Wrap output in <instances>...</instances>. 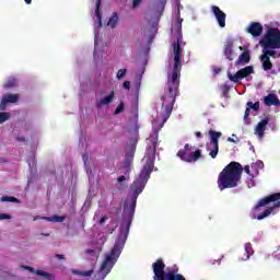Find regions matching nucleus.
<instances>
[{"label": "nucleus", "mask_w": 280, "mask_h": 280, "mask_svg": "<svg viewBox=\"0 0 280 280\" xmlns=\"http://www.w3.org/2000/svg\"><path fill=\"white\" fill-rule=\"evenodd\" d=\"M172 34L176 39L173 43V52L168 58V74H167V91L168 94L161 98L162 107L156 113L155 118L152 121L153 131L147 139V150L144 158L142 159V170L140 176H150L153 172H156L154 167V161H156V145L159 141V130L163 128L165 121L170 119L172 115V107L176 102V95H178V86L180 81V69H183V19L180 18V3H176L175 7V20L172 25Z\"/></svg>", "instance_id": "1"}, {"label": "nucleus", "mask_w": 280, "mask_h": 280, "mask_svg": "<svg viewBox=\"0 0 280 280\" xmlns=\"http://www.w3.org/2000/svg\"><path fill=\"white\" fill-rule=\"evenodd\" d=\"M261 47L259 61L261 69L266 72L272 71V58L277 60L280 58V24L278 22H270L265 24V33L258 42Z\"/></svg>", "instance_id": "2"}, {"label": "nucleus", "mask_w": 280, "mask_h": 280, "mask_svg": "<svg viewBox=\"0 0 280 280\" xmlns=\"http://www.w3.org/2000/svg\"><path fill=\"white\" fill-rule=\"evenodd\" d=\"M145 185H148V177L140 176L138 177L131 185L130 191L131 196H128L124 203L122 218L125 222L120 224V233L118 235V240L116 244H122L125 246L126 240L128 237V233H130V226L132 224V218H135V209H137V198L139 195L143 192L145 189Z\"/></svg>", "instance_id": "3"}, {"label": "nucleus", "mask_w": 280, "mask_h": 280, "mask_svg": "<svg viewBox=\"0 0 280 280\" xmlns=\"http://www.w3.org/2000/svg\"><path fill=\"white\" fill-rule=\"evenodd\" d=\"M121 250H124L122 243H115L109 254L105 255V259L101 266V269L95 275L97 280L106 279L107 275L113 270V267L119 259V255H121Z\"/></svg>", "instance_id": "4"}, {"label": "nucleus", "mask_w": 280, "mask_h": 280, "mask_svg": "<svg viewBox=\"0 0 280 280\" xmlns=\"http://www.w3.org/2000/svg\"><path fill=\"white\" fill-rule=\"evenodd\" d=\"M153 280H187L185 276L178 273V267L165 270V262L160 258L152 264Z\"/></svg>", "instance_id": "5"}, {"label": "nucleus", "mask_w": 280, "mask_h": 280, "mask_svg": "<svg viewBox=\"0 0 280 280\" xmlns=\"http://www.w3.org/2000/svg\"><path fill=\"white\" fill-rule=\"evenodd\" d=\"M273 203L272 207L267 208L264 212L256 217V220H266L275 209H279L280 207V192H273L269 196L261 198L256 206L253 208V212L257 213V211H261V207H267V205Z\"/></svg>", "instance_id": "6"}, {"label": "nucleus", "mask_w": 280, "mask_h": 280, "mask_svg": "<svg viewBox=\"0 0 280 280\" xmlns=\"http://www.w3.org/2000/svg\"><path fill=\"white\" fill-rule=\"evenodd\" d=\"M210 142L207 144V150L211 159H217L218 152H220V137H222V132L210 130L209 131Z\"/></svg>", "instance_id": "7"}, {"label": "nucleus", "mask_w": 280, "mask_h": 280, "mask_svg": "<svg viewBox=\"0 0 280 280\" xmlns=\"http://www.w3.org/2000/svg\"><path fill=\"white\" fill-rule=\"evenodd\" d=\"M177 156L186 163H194V161H198L200 159V150L194 151L189 144H186L184 149L177 153Z\"/></svg>", "instance_id": "8"}, {"label": "nucleus", "mask_w": 280, "mask_h": 280, "mask_svg": "<svg viewBox=\"0 0 280 280\" xmlns=\"http://www.w3.org/2000/svg\"><path fill=\"white\" fill-rule=\"evenodd\" d=\"M244 167L240 162H231L228 164L219 176H242Z\"/></svg>", "instance_id": "9"}, {"label": "nucleus", "mask_w": 280, "mask_h": 280, "mask_svg": "<svg viewBox=\"0 0 280 280\" xmlns=\"http://www.w3.org/2000/svg\"><path fill=\"white\" fill-rule=\"evenodd\" d=\"M241 176H220L218 179V185L221 191L223 189H231L233 187H237V183H240Z\"/></svg>", "instance_id": "10"}, {"label": "nucleus", "mask_w": 280, "mask_h": 280, "mask_svg": "<svg viewBox=\"0 0 280 280\" xmlns=\"http://www.w3.org/2000/svg\"><path fill=\"white\" fill-rule=\"evenodd\" d=\"M252 73H255V69L253 68V66H247L238 70L235 74L228 72V78L229 80H231V82H240V80L248 78V75H252Z\"/></svg>", "instance_id": "11"}, {"label": "nucleus", "mask_w": 280, "mask_h": 280, "mask_svg": "<svg viewBox=\"0 0 280 280\" xmlns=\"http://www.w3.org/2000/svg\"><path fill=\"white\" fill-rule=\"evenodd\" d=\"M163 10H165V0H162L159 7V11L155 14V18L153 19L152 22H150V30H149V36H150V40H152V38H154V36H156V25H159V21L161 19V14H163Z\"/></svg>", "instance_id": "12"}, {"label": "nucleus", "mask_w": 280, "mask_h": 280, "mask_svg": "<svg viewBox=\"0 0 280 280\" xmlns=\"http://www.w3.org/2000/svg\"><path fill=\"white\" fill-rule=\"evenodd\" d=\"M247 34H250L253 38H259L264 34V25L259 22H250L245 28Z\"/></svg>", "instance_id": "13"}, {"label": "nucleus", "mask_w": 280, "mask_h": 280, "mask_svg": "<svg viewBox=\"0 0 280 280\" xmlns=\"http://www.w3.org/2000/svg\"><path fill=\"white\" fill-rule=\"evenodd\" d=\"M137 147V140L132 141L131 148L127 150L125 166L120 170V174H128L130 172V163L135 156V148Z\"/></svg>", "instance_id": "14"}, {"label": "nucleus", "mask_w": 280, "mask_h": 280, "mask_svg": "<svg viewBox=\"0 0 280 280\" xmlns=\"http://www.w3.org/2000/svg\"><path fill=\"white\" fill-rule=\"evenodd\" d=\"M115 102V91H110L108 94L103 95L96 100V108H108Z\"/></svg>", "instance_id": "15"}, {"label": "nucleus", "mask_w": 280, "mask_h": 280, "mask_svg": "<svg viewBox=\"0 0 280 280\" xmlns=\"http://www.w3.org/2000/svg\"><path fill=\"white\" fill-rule=\"evenodd\" d=\"M269 119L265 118L260 120L254 128V135L257 137L258 141H262L266 130L268 128Z\"/></svg>", "instance_id": "16"}, {"label": "nucleus", "mask_w": 280, "mask_h": 280, "mask_svg": "<svg viewBox=\"0 0 280 280\" xmlns=\"http://www.w3.org/2000/svg\"><path fill=\"white\" fill-rule=\"evenodd\" d=\"M237 47L235 46V43L231 39L226 40L224 44L223 54L228 60H235V57L237 54L235 52Z\"/></svg>", "instance_id": "17"}, {"label": "nucleus", "mask_w": 280, "mask_h": 280, "mask_svg": "<svg viewBox=\"0 0 280 280\" xmlns=\"http://www.w3.org/2000/svg\"><path fill=\"white\" fill-rule=\"evenodd\" d=\"M211 12L214 14L218 25L220 27H226V13L215 5L211 7Z\"/></svg>", "instance_id": "18"}, {"label": "nucleus", "mask_w": 280, "mask_h": 280, "mask_svg": "<svg viewBox=\"0 0 280 280\" xmlns=\"http://www.w3.org/2000/svg\"><path fill=\"white\" fill-rule=\"evenodd\" d=\"M21 100L19 94H4L1 98L0 110L7 108L8 104H16Z\"/></svg>", "instance_id": "19"}, {"label": "nucleus", "mask_w": 280, "mask_h": 280, "mask_svg": "<svg viewBox=\"0 0 280 280\" xmlns=\"http://www.w3.org/2000/svg\"><path fill=\"white\" fill-rule=\"evenodd\" d=\"M238 49L243 52L235 62L236 67L240 65H248V62H250V52L248 51V48L244 49L242 46H240Z\"/></svg>", "instance_id": "20"}, {"label": "nucleus", "mask_w": 280, "mask_h": 280, "mask_svg": "<svg viewBox=\"0 0 280 280\" xmlns=\"http://www.w3.org/2000/svg\"><path fill=\"white\" fill-rule=\"evenodd\" d=\"M100 5H102V0H96L95 3V22H94V27H102V12L100 9Z\"/></svg>", "instance_id": "21"}, {"label": "nucleus", "mask_w": 280, "mask_h": 280, "mask_svg": "<svg viewBox=\"0 0 280 280\" xmlns=\"http://www.w3.org/2000/svg\"><path fill=\"white\" fill-rule=\"evenodd\" d=\"M93 58L96 62H102V59L104 58V48H102V47H100V45H97V39H95Z\"/></svg>", "instance_id": "22"}, {"label": "nucleus", "mask_w": 280, "mask_h": 280, "mask_svg": "<svg viewBox=\"0 0 280 280\" xmlns=\"http://www.w3.org/2000/svg\"><path fill=\"white\" fill-rule=\"evenodd\" d=\"M266 106H280L279 97L276 94H269L264 100Z\"/></svg>", "instance_id": "23"}, {"label": "nucleus", "mask_w": 280, "mask_h": 280, "mask_svg": "<svg viewBox=\"0 0 280 280\" xmlns=\"http://www.w3.org/2000/svg\"><path fill=\"white\" fill-rule=\"evenodd\" d=\"M252 176H257L260 170H264V162L261 160H257L252 163Z\"/></svg>", "instance_id": "24"}, {"label": "nucleus", "mask_w": 280, "mask_h": 280, "mask_svg": "<svg viewBox=\"0 0 280 280\" xmlns=\"http://www.w3.org/2000/svg\"><path fill=\"white\" fill-rule=\"evenodd\" d=\"M145 68H141L140 72L136 74V81L133 82V89L136 93H139L141 89V75H143Z\"/></svg>", "instance_id": "25"}, {"label": "nucleus", "mask_w": 280, "mask_h": 280, "mask_svg": "<svg viewBox=\"0 0 280 280\" xmlns=\"http://www.w3.org/2000/svg\"><path fill=\"white\" fill-rule=\"evenodd\" d=\"M250 110H259V102L253 103V102H248L247 103V108L245 110V116H244V120L246 121L248 119V115H250Z\"/></svg>", "instance_id": "26"}, {"label": "nucleus", "mask_w": 280, "mask_h": 280, "mask_svg": "<svg viewBox=\"0 0 280 280\" xmlns=\"http://www.w3.org/2000/svg\"><path fill=\"white\" fill-rule=\"evenodd\" d=\"M117 25H119V15L117 14V12H114L107 22V27H110V30H115Z\"/></svg>", "instance_id": "27"}, {"label": "nucleus", "mask_w": 280, "mask_h": 280, "mask_svg": "<svg viewBox=\"0 0 280 280\" xmlns=\"http://www.w3.org/2000/svg\"><path fill=\"white\" fill-rule=\"evenodd\" d=\"M19 81L16 78L10 77L5 82H4V89H14L18 86Z\"/></svg>", "instance_id": "28"}, {"label": "nucleus", "mask_w": 280, "mask_h": 280, "mask_svg": "<svg viewBox=\"0 0 280 280\" xmlns=\"http://www.w3.org/2000/svg\"><path fill=\"white\" fill-rule=\"evenodd\" d=\"M44 220H47V222H65L67 220V217L65 215H52V217H44Z\"/></svg>", "instance_id": "29"}, {"label": "nucleus", "mask_w": 280, "mask_h": 280, "mask_svg": "<svg viewBox=\"0 0 280 280\" xmlns=\"http://www.w3.org/2000/svg\"><path fill=\"white\" fill-rule=\"evenodd\" d=\"M93 269L88 271H80L78 269H72V275H77L78 277H91L93 275Z\"/></svg>", "instance_id": "30"}, {"label": "nucleus", "mask_w": 280, "mask_h": 280, "mask_svg": "<svg viewBox=\"0 0 280 280\" xmlns=\"http://www.w3.org/2000/svg\"><path fill=\"white\" fill-rule=\"evenodd\" d=\"M35 275H37L38 277H44L45 279H48V280H56V277L54 276V273H49L43 270H36Z\"/></svg>", "instance_id": "31"}, {"label": "nucleus", "mask_w": 280, "mask_h": 280, "mask_svg": "<svg viewBox=\"0 0 280 280\" xmlns=\"http://www.w3.org/2000/svg\"><path fill=\"white\" fill-rule=\"evenodd\" d=\"M245 253L246 256L245 258H242L243 261H247V259H250V256L253 255V246L250 245V243L245 244Z\"/></svg>", "instance_id": "32"}, {"label": "nucleus", "mask_w": 280, "mask_h": 280, "mask_svg": "<svg viewBox=\"0 0 280 280\" xmlns=\"http://www.w3.org/2000/svg\"><path fill=\"white\" fill-rule=\"evenodd\" d=\"M1 202H15L16 205H20L21 200L15 197H9V196H2L0 198Z\"/></svg>", "instance_id": "33"}, {"label": "nucleus", "mask_w": 280, "mask_h": 280, "mask_svg": "<svg viewBox=\"0 0 280 280\" xmlns=\"http://www.w3.org/2000/svg\"><path fill=\"white\" fill-rule=\"evenodd\" d=\"M128 73L127 69H119L116 73L117 80H122V78H126V74Z\"/></svg>", "instance_id": "34"}, {"label": "nucleus", "mask_w": 280, "mask_h": 280, "mask_svg": "<svg viewBox=\"0 0 280 280\" xmlns=\"http://www.w3.org/2000/svg\"><path fill=\"white\" fill-rule=\"evenodd\" d=\"M8 119H10V113H0V124H4Z\"/></svg>", "instance_id": "35"}, {"label": "nucleus", "mask_w": 280, "mask_h": 280, "mask_svg": "<svg viewBox=\"0 0 280 280\" xmlns=\"http://www.w3.org/2000/svg\"><path fill=\"white\" fill-rule=\"evenodd\" d=\"M124 108H126V106L124 105V103H119V105L116 107L114 115H120V113L124 110Z\"/></svg>", "instance_id": "36"}, {"label": "nucleus", "mask_w": 280, "mask_h": 280, "mask_svg": "<svg viewBox=\"0 0 280 280\" xmlns=\"http://www.w3.org/2000/svg\"><path fill=\"white\" fill-rule=\"evenodd\" d=\"M252 167L250 165H245L243 171H245V174H247L248 176H253V171H250Z\"/></svg>", "instance_id": "37"}, {"label": "nucleus", "mask_w": 280, "mask_h": 280, "mask_svg": "<svg viewBox=\"0 0 280 280\" xmlns=\"http://www.w3.org/2000/svg\"><path fill=\"white\" fill-rule=\"evenodd\" d=\"M0 220H12V215L5 214V213H0Z\"/></svg>", "instance_id": "38"}, {"label": "nucleus", "mask_w": 280, "mask_h": 280, "mask_svg": "<svg viewBox=\"0 0 280 280\" xmlns=\"http://www.w3.org/2000/svg\"><path fill=\"white\" fill-rule=\"evenodd\" d=\"M142 2H143V0H133L132 8H139Z\"/></svg>", "instance_id": "39"}, {"label": "nucleus", "mask_w": 280, "mask_h": 280, "mask_svg": "<svg viewBox=\"0 0 280 280\" xmlns=\"http://www.w3.org/2000/svg\"><path fill=\"white\" fill-rule=\"evenodd\" d=\"M85 255H91V257H95V249H85Z\"/></svg>", "instance_id": "40"}, {"label": "nucleus", "mask_w": 280, "mask_h": 280, "mask_svg": "<svg viewBox=\"0 0 280 280\" xmlns=\"http://www.w3.org/2000/svg\"><path fill=\"white\" fill-rule=\"evenodd\" d=\"M130 86H131L130 81H125L122 83V89H126V91H129Z\"/></svg>", "instance_id": "41"}, {"label": "nucleus", "mask_w": 280, "mask_h": 280, "mask_svg": "<svg viewBox=\"0 0 280 280\" xmlns=\"http://www.w3.org/2000/svg\"><path fill=\"white\" fill-rule=\"evenodd\" d=\"M24 270H28V272H33L34 275H36V270L31 267V266H23Z\"/></svg>", "instance_id": "42"}, {"label": "nucleus", "mask_w": 280, "mask_h": 280, "mask_svg": "<svg viewBox=\"0 0 280 280\" xmlns=\"http://www.w3.org/2000/svg\"><path fill=\"white\" fill-rule=\"evenodd\" d=\"M15 140L18 141V143H25V137L23 136L16 137Z\"/></svg>", "instance_id": "43"}, {"label": "nucleus", "mask_w": 280, "mask_h": 280, "mask_svg": "<svg viewBox=\"0 0 280 280\" xmlns=\"http://www.w3.org/2000/svg\"><path fill=\"white\" fill-rule=\"evenodd\" d=\"M83 162H84V165H86L89 163V154H83Z\"/></svg>", "instance_id": "44"}, {"label": "nucleus", "mask_w": 280, "mask_h": 280, "mask_svg": "<svg viewBox=\"0 0 280 280\" xmlns=\"http://www.w3.org/2000/svg\"><path fill=\"white\" fill-rule=\"evenodd\" d=\"M195 137H196V139L202 138V132L196 131V132H195Z\"/></svg>", "instance_id": "45"}, {"label": "nucleus", "mask_w": 280, "mask_h": 280, "mask_svg": "<svg viewBox=\"0 0 280 280\" xmlns=\"http://www.w3.org/2000/svg\"><path fill=\"white\" fill-rule=\"evenodd\" d=\"M124 180H126V176H120L117 178L118 183H124Z\"/></svg>", "instance_id": "46"}, {"label": "nucleus", "mask_w": 280, "mask_h": 280, "mask_svg": "<svg viewBox=\"0 0 280 280\" xmlns=\"http://www.w3.org/2000/svg\"><path fill=\"white\" fill-rule=\"evenodd\" d=\"M107 220H108V218H106V217L101 218L100 224H104V222H106Z\"/></svg>", "instance_id": "47"}, {"label": "nucleus", "mask_w": 280, "mask_h": 280, "mask_svg": "<svg viewBox=\"0 0 280 280\" xmlns=\"http://www.w3.org/2000/svg\"><path fill=\"white\" fill-rule=\"evenodd\" d=\"M56 258H57V259H65V255H62V254H56Z\"/></svg>", "instance_id": "48"}, {"label": "nucleus", "mask_w": 280, "mask_h": 280, "mask_svg": "<svg viewBox=\"0 0 280 280\" xmlns=\"http://www.w3.org/2000/svg\"><path fill=\"white\" fill-rule=\"evenodd\" d=\"M228 141H229L230 143H235V139H233V138H228Z\"/></svg>", "instance_id": "49"}, {"label": "nucleus", "mask_w": 280, "mask_h": 280, "mask_svg": "<svg viewBox=\"0 0 280 280\" xmlns=\"http://www.w3.org/2000/svg\"><path fill=\"white\" fill-rule=\"evenodd\" d=\"M126 187H128V185L119 186L118 189H126Z\"/></svg>", "instance_id": "50"}, {"label": "nucleus", "mask_w": 280, "mask_h": 280, "mask_svg": "<svg viewBox=\"0 0 280 280\" xmlns=\"http://www.w3.org/2000/svg\"><path fill=\"white\" fill-rule=\"evenodd\" d=\"M25 3H27V5H30V3H32V0H24Z\"/></svg>", "instance_id": "51"}, {"label": "nucleus", "mask_w": 280, "mask_h": 280, "mask_svg": "<svg viewBox=\"0 0 280 280\" xmlns=\"http://www.w3.org/2000/svg\"><path fill=\"white\" fill-rule=\"evenodd\" d=\"M45 237H49V233H42Z\"/></svg>", "instance_id": "52"}, {"label": "nucleus", "mask_w": 280, "mask_h": 280, "mask_svg": "<svg viewBox=\"0 0 280 280\" xmlns=\"http://www.w3.org/2000/svg\"><path fill=\"white\" fill-rule=\"evenodd\" d=\"M279 253L280 254V247H278V249L275 252V254Z\"/></svg>", "instance_id": "53"}, {"label": "nucleus", "mask_w": 280, "mask_h": 280, "mask_svg": "<svg viewBox=\"0 0 280 280\" xmlns=\"http://www.w3.org/2000/svg\"><path fill=\"white\" fill-rule=\"evenodd\" d=\"M249 150H253V152H255V147H250Z\"/></svg>", "instance_id": "54"}, {"label": "nucleus", "mask_w": 280, "mask_h": 280, "mask_svg": "<svg viewBox=\"0 0 280 280\" xmlns=\"http://www.w3.org/2000/svg\"><path fill=\"white\" fill-rule=\"evenodd\" d=\"M215 73H220V69L215 70Z\"/></svg>", "instance_id": "55"}]
</instances>
